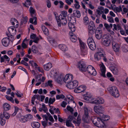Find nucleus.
<instances>
[{
	"label": "nucleus",
	"mask_w": 128,
	"mask_h": 128,
	"mask_svg": "<svg viewBox=\"0 0 128 128\" xmlns=\"http://www.w3.org/2000/svg\"><path fill=\"white\" fill-rule=\"evenodd\" d=\"M104 117V119H103L101 118L94 116L92 118V120L94 125L98 127L99 128H104L105 126V124L104 121H106L108 120L109 118L108 116Z\"/></svg>",
	"instance_id": "1"
},
{
	"label": "nucleus",
	"mask_w": 128,
	"mask_h": 128,
	"mask_svg": "<svg viewBox=\"0 0 128 128\" xmlns=\"http://www.w3.org/2000/svg\"><path fill=\"white\" fill-rule=\"evenodd\" d=\"M110 69L112 73L115 75H118V71L117 68L113 66H111Z\"/></svg>",
	"instance_id": "22"
},
{
	"label": "nucleus",
	"mask_w": 128,
	"mask_h": 128,
	"mask_svg": "<svg viewBox=\"0 0 128 128\" xmlns=\"http://www.w3.org/2000/svg\"><path fill=\"white\" fill-rule=\"evenodd\" d=\"M79 42L80 49L87 48L86 44L82 42L81 40H79Z\"/></svg>",
	"instance_id": "37"
},
{
	"label": "nucleus",
	"mask_w": 128,
	"mask_h": 128,
	"mask_svg": "<svg viewBox=\"0 0 128 128\" xmlns=\"http://www.w3.org/2000/svg\"><path fill=\"white\" fill-rule=\"evenodd\" d=\"M32 50L34 53H37L38 52V48L35 46L33 45L32 46Z\"/></svg>",
	"instance_id": "42"
},
{
	"label": "nucleus",
	"mask_w": 128,
	"mask_h": 128,
	"mask_svg": "<svg viewBox=\"0 0 128 128\" xmlns=\"http://www.w3.org/2000/svg\"><path fill=\"white\" fill-rule=\"evenodd\" d=\"M42 29L44 34L47 35H48V30L45 26H42Z\"/></svg>",
	"instance_id": "40"
},
{
	"label": "nucleus",
	"mask_w": 128,
	"mask_h": 128,
	"mask_svg": "<svg viewBox=\"0 0 128 128\" xmlns=\"http://www.w3.org/2000/svg\"><path fill=\"white\" fill-rule=\"evenodd\" d=\"M46 2L47 7L48 8H50L51 6V4L50 1V0H47Z\"/></svg>",
	"instance_id": "57"
},
{
	"label": "nucleus",
	"mask_w": 128,
	"mask_h": 128,
	"mask_svg": "<svg viewBox=\"0 0 128 128\" xmlns=\"http://www.w3.org/2000/svg\"><path fill=\"white\" fill-rule=\"evenodd\" d=\"M108 21L110 23H114V18L111 16H108Z\"/></svg>",
	"instance_id": "52"
},
{
	"label": "nucleus",
	"mask_w": 128,
	"mask_h": 128,
	"mask_svg": "<svg viewBox=\"0 0 128 128\" xmlns=\"http://www.w3.org/2000/svg\"><path fill=\"white\" fill-rule=\"evenodd\" d=\"M2 42L3 45L5 46H7L10 44L9 39L8 38H3L2 40Z\"/></svg>",
	"instance_id": "13"
},
{
	"label": "nucleus",
	"mask_w": 128,
	"mask_h": 128,
	"mask_svg": "<svg viewBox=\"0 0 128 128\" xmlns=\"http://www.w3.org/2000/svg\"><path fill=\"white\" fill-rule=\"evenodd\" d=\"M70 38L71 40L73 42H76L77 40V38L75 35L70 36Z\"/></svg>",
	"instance_id": "46"
},
{
	"label": "nucleus",
	"mask_w": 128,
	"mask_h": 128,
	"mask_svg": "<svg viewBox=\"0 0 128 128\" xmlns=\"http://www.w3.org/2000/svg\"><path fill=\"white\" fill-rule=\"evenodd\" d=\"M2 116H0V118H1V120L0 121V124L1 125H4L6 123V120L3 119V118L2 117Z\"/></svg>",
	"instance_id": "53"
},
{
	"label": "nucleus",
	"mask_w": 128,
	"mask_h": 128,
	"mask_svg": "<svg viewBox=\"0 0 128 128\" xmlns=\"http://www.w3.org/2000/svg\"><path fill=\"white\" fill-rule=\"evenodd\" d=\"M95 36L98 39L100 40L102 36V31L100 30H96V33Z\"/></svg>",
	"instance_id": "18"
},
{
	"label": "nucleus",
	"mask_w": 128,
	"mask_h": 128,
	"mask_svg": "<svg viewBox=\"0 0 128 128\" xmlns=\"http://www.w3.org/2000/svg\"><path fill=\"white\" fill-rule=\"evenodd\" d=\"M84 115L89 114L88 112L89 111L88 109L86 107H85L84 108Z\"/></svg>",
	"instance_id": "55"
},
{
	"label": "nucleus",
	"mask_w": 128,
	"mask_h": 128,
	"mask_svg": "<svg viewBox=\"0 0 128 128\" xmlns=\"http://www.w3.org/2000/svg\"><path fill=\"white\" fill-rule=\"evenodd\" d=\"M52 66V64L50 62H49L46 64L44 65V69L47 70H49Z\"/></svg>",
	"instance_id": "27"
},
{
	"label": "nucleus",
	"mask_w": 128,
	"mask_h": 128,
	"mask_svg": "<svg viewBox=\"0 0 128 128\" xmlns=\"http://www.w3.org/2000/svg\"><path fill=\"white\" fill-rule=\"evenodd\" d=\"M98 51L94 55V58L95 60H99L101 58L102 56H103V54L102 52H103V49L102 48H100L98 49Z\"/></svg>",
	"instance_id": "7"
},
{
	"label": "nucleus",
	"mask_w": 128,
	"mask_h": 128,
	"mask_svg": "<svg viewBox=\"0 0 128 128\" xmlns=\"http://www.w3.org/2000/svg\"><path fill=\"white\" fill-rule=\"evenodd\" d=\"M69 28L72 32H74L75 30V28L74 25L71 22L68 24Z\"/></svg>",
	"instance_id": "33"
},
{
	"label": "nucleus",
	"mask_w": 128,
	"mask_h": 128,
	"mask_svg": "<svg viewBox=\"0 0 128 128\" xmlns=\"http://www.w3.org/2000/svg\"><path fill=\"white\" fill-rule=\"evenodd\" d=\"M66 125L67 127H74V126L73 124L71 123V121L68 120H67L66 121Z\"/></svg>",
	"instance_id": "43"
},
{
	"label": "nucleus",
	"mask_w": 128,
	"mask_h": 128,
	"mask_svg": "<svg viewBox=\"0 0 128 128\" xmlns=\"http://www.w3.org/2000/svg\"><path fill=\"white\" fill-rule=\"evenodd\" d=\"M6 90V88L5 87H2L0 85V91L4 92H5Z\"/></svg>",
	"instance_id": "61"
},
{
	"label": "nucleus",
	"mask_w": 128,
	"mask_h": 128,
	"mask_svg": "<svg viewBox=\"0 0 128 128\" xmlns=\"http://www.w3.org/2000/svg\"><path fill=\"white\" fill-rule=\"evenodd\" d=\"M56 20L58 25L59 26H61L62 24V25H65L67 23V20L66 18L56 19Z\"/></svg>",
	"instance_id": "8"
},
{
	"label": "nucleus",
	"mask_w": 128,
	"mask_h": 128,
	"mask_svg": "<svg viewBox=\"0 0 128 128\" xmlns=\"http://www.w3.org/2000/svg\"><path fill=\"white\" fill-rule=\"evenodd\" d=\"M8 30L10 34H12L13 35L15 34L16 33V29L13 26L9 28H8Z\"/></svg>",
	"instance_id": "25"
},
{
	"label": "nucleus",
	"mask_w": 128,
	"mask_h": 128,
	"mask_svg": "<svg viewBox=\"0 0 128 128\" xmlns=\"http://www.w3.org/2000/svg\"><path fill=\"white\" fill-rule=\"evenodd\" d=\"M59 47L60 49L63 51H66L68 50L66 46L64 44H60L59 46Z\"/></svg>",
	"instance_id": "35"
},
{
	"label": "nucleus",
	"mask_w": 128,
	"mask_h": 128,
	"mask_svg": "<svg viewBox=\"0 0 128 128\" xmlns=\"http://www.w3.org/2000/svg\"><path fill=\"white\" fill-rule=\"evenodd\" d=\"M40 124L38 122H32L31 123V126L34 128H39Z\"/></svg>",
	"instance_id": "32"
},
{
	"label": "nucleus",
	"mask_w": 128,
	"mask_h": 128,
	"mask_svg": "<svg viewBox=\"0 0 128 128\" xmlns=\"http://www.w3.org/2000/svg\"><path fill=\"white\" fill-rule=\"evenodd\" d=\"M73 15L74 17L79 18L81 16L80 13L78 10H74L73 11Z\"/></svg>",
	"instance_id": "24"
},
{
	"label": "nucleus",
	"mask_w": 128,
	"mask_h": 128,
	"mask_svg": "<svg viewBox=\"0 0 128 128\" xmlns=\"http://www.w3.org/2000/svg\"><path fill=\"white\" fill-rule=\"evenodd\" d=\"M96 11L97 14L99 16H100L101 14L104 13V8L102 6L99 7L98 8Z\"/></svg>",
	"instance_id": "21"
},
{
	"label": "nucleus",
	"mask_w": 128,
	"mask_h": 128,
	"mask_svg": "<svg viewBox=\"0 0 128 128\" xmlns=\"http://www.w3.org/2000/svg\"><path fill=\"white\" fill-rule=\"evenodd\" d=\"M7 36L8 37V38L9 39V40L11 41H13L14 40V36L12 34H9L8 33L6 34Z\"/></svg>",
	"instance_id": "44"
},
{
	"label": "nucleus",
	"mask_w": 128,
	"mask_h": 128,
	"mask_svg": "<svg viewBox=\"0 0 128 128\" xmlns=\"http://www.w3.org/2000/svg\"><path fill=\"white\" fill-rule=\"evenodd\" d=\"M10 22L14 26V28H17L18 26V22L17 20L14 18L11 19Z\"/></svg>",
	"instance_id": "16"
},
{
	"label": "nucleus",
	"mask_w": 128,
	"mask_h": 128,
	"mask_svg": "<svg viewBox=\"0 0 128 128\" xmlns=\"http://www.w3.org/2000/svg\"><path fill=\"white\" fill-rule=\"evenodd\" d=\"M74 1L76 3L74 4L75 8L76 9H78L80 7L78 2L76 0H75Z\"/></svg>",
	"instance_id": "48"
},
{
	"label": "nucleus",
	"mask_w": 128,
	"mask_h": 128,
	"mask_svg": "<svg viewBox=\"0 0 128 128\" xmlns=\"http://www.w3.org/2000/svg\"><path fill=\"white\" fill-rule=\"evenodd\" d=\"M4 117L6 119H8L10 117V115L6 111H4Z\"/></svg>",
	"instance_id": "47"
},
{
	"label": "nucleus",
	"mask_w": 128,
	"mask_h": 128,
	"mask_svg": "<svg viewBox=\"0 0 128 128\" xmlns=\"http://www.w3.org/2000/svg\"><path fill=\"white\" fill-rule=\"evenodd\" d=\"M88 74L93 76H96L97 73L95 69L92 66H89L87 67L86 72Z\"/></svg>",
	"instance_id": "6"
},
{
	"label": "nucleus",
	"mask_w": 128,
	"mask_h": 128,
	"mask_svg": "<svg viewBox=\"0 0 128 128\" xmlns=\"http://www.w3.org/2000/svg\"><path fill=\"white\" fill-rule=\"evenodd\" d=\"M74 88H76L78 85V82L76 80H74L72 82Z\"/></svg>",
	"instance_id": "54"
},
{
	"label": "nucleus",
	"mask_w": 128,
	"mask_h": 128,
	"mask_svg": "<svg viewBox=\"0 0 128 128\" xmlns=\"http://www.w3.org/2000/svg\"><path fill=\"white\" fill-rule=\"evenodd\" d=\"M88 30H96V28L94 24L92 21H90L88 23Z\"/></svg>",
	"instance_id": "19"
},
{
	"label": "nucleus",
	"mask_w": 128,
	"mask_h": 128,
	"mask_svg": "<svg viewBox=\"0 0 128 128\" xmlns=\"http://www.w3.org/2000/svg\"><path fill=\"white\" fill-rule=\"evenodd\" d=\"M77 67L80 71L82 72H86V65L85 62L83 61L80 60L78 62Z\"/></svg>",
	"instance_id": "3"
},
{
	"label": "nucleus",
	"mask_w": 128,
	"mask_h": 128,
	"mask_svg": "<svg viewBox=\"0 0 128 128\" xmlns=\"http://www.w3.org/2000/svg\"><path fill=\"white\" fill-rule=\"evenodd\" d=\"M82 120L84 122L89 123L91 121L90 118L88 115H84Z\"/></svg>",
	"instance_id": "14"
},
{
	"label": "nucleus",
	"mask_w": 128,
	"mask_h": 128,
	"mask_svg": "<svg viewBox=\"0 0 128 128\" xmlns=\"http://www.w3.org/2000/svg\"><path fill=\"white\" fill-rule=\"evenodd\" d=\"M88 35L89 38H92L93 35L94 34V32L96 30H88Z\"/></svg>",
	"instance_id": "34"
},
{
	"label": "nucleus",
	"mask_w": 128,
	"mask_h": 128,
	"mask_svg": "<svg viewBox=\"0 0 128 128\" xmlns=\"http://www.w3.org/2000/svg\"><path fill=\"white\" fill-rule=\"evenodd\" d=\"M66 86L68 88L72 89L74 88L72 82L68 83L66 85Z\"/></svg>",
	"instance_id": "39"
},
{
	"label": "nucleus",
	"mask_w": 128,
	"mask_h": 128,
	"mask_svg": "<svg viewBox=\"0 0 128 128\" xmlns=\"http://www.w3.org/2000/svg\"><path fill=\"white\" fill-rule=\"evenodd\" d=\"M32 18L30 19V23L34 24V25H36L37 24V18L36 16H33L32 17Z\"/></svg>",
	"instance_id": "29"
},
{
	"label": "nucleus",
	"mask_w": 128,
	"mask_h": 128,
	"mask_svg": "<svg viewBox=\"0 0 128 128\" xmlns=\"http://www.w3.org/2000/svg\"><path fill=\"white\" fill-rule=\"evenodd\" d=\"M37 79H38V77H37L36 78V82H44V81L45 80V78L44 77V76H42V78L41 79H40V78L38 80V81H37Z\"/></svg>",
	"instance_id": "58"
},
{
	"label": "nucleus",
	"mask_w": 128,
	"mask_h": 128,
	"mask_svg": "<svg viewBox=\"0 0 128 128\" xmlns=\"http://www.w3.org/2000/svg\"><path fill=\"white\" fill-rule=\"evenodd\" d=\"M114 44H112L113 49L114 51L116 52H118L119 51L120 46L117 43H115Z\"/></svg>",
	"instance_id": "23"
},
{
	"label": "nucleus",
	"mask_w": 128,
	"mask_h": 128,
	"mask_svg": "<svg viewBox=\"0 0 128 128\" xmlns=\"http://www.w3.org/2000/svg\"><path fill=\"white\" fill-rule=\"evenodd\" d=\"M102 41V44L106 46H109L111 42V40L109 36L106 35L103 36Z\"/></svg>",
	"instance_id": "4"
},
{
	"label": "nucleus",
	"mask_w": 128,
	"mask_h": 128,
	"mask_svg": "<svg viewBox=\"0 0 128 128\" xmlns=\"http://www.w3.org/2000/svg\"><path fill=\"white\" fill-rule=\"evenodd\" d=\"M86 87L84 86H80L76 88L74 90V92L76 93H80L85 90H86Z\"/></svg>",
	"instance_id": "10"
},
{
	"label": "nucleus",
	"mask_w": 128,
	"mask_h": 128,
	"mask_svg": "<svg viewBox=\"0 0 128 128\" xmlns=\"http://www.w3.org/2000/svg\"><path fill=\"white\" fill-rule=\"evenodd\" d=\"M50 74L51 76H53L55 78L57 75V72H55L53 71L50 72Z\"/></svg>",
	"instance_id": "56"
},
{
	"label": "nucleus",
	"mask_w": 128,
	"mask_h": 128,
	"mask_svg": "<svg viewBox=\"0 0 128 128\" xmlns=\"http://www.w3.org/2000/svg\"><path fill=\"white\" fill-rule=\"evenodd\" d=\"M66 109L70 111L71 113H72L74 110L73 109L69 106H67Z\"/></svg>",
	"instance_id": "60"
},
{
	"label": "nucleus",
	"mask_w": 128,
	"mask_h": 128,
	"mask_svg": "<svg viewBox=\"0 0 128 128\" xmlns=\"http://www.w3.org/2000/svg\"><path fill=\"white\" fill-rule=\"evenodd\" d=\"M100 70L101 72V76L104 77H106L105 72L106 69L105 67L104 64H102L101 65L100 67Z\"/></svg>",
	"instance_id": "20"
},
{
	"label": "nucleus",
	"mask_w": 128,
	"mask_h": 128,
	"mask_svg": "<svg viewBox=\"0 0 128 128\" xmlns=\"http://www.w3.org/2000/svg\"><path fill=\"white\" fill-rule=\"evenodd\" d=\"M28 40H27L26 38H25L23 41L22 44L23 49L26 48H27V46L26 44L28 42Z\"/></svg>",
	"instance_id": "36"
},
{
	"label": "nucleus",
	"mask_w": 128,
	"mask_h": 128,
	"mask_svg": "<svg viewBox=\"0 0 128 128\" xmlns=\"http://www.w3.org/2000/svg\"><path fill=\"white\" fill-rule=\"evenodd\" d=\"M64 76L60 75L57 78L56 81L58 83L60 84L62 81H64Z\"/></svg>",
	"instance_id": "28"
},
{
	"label": "nucleus",
	"mask_w": 128,
	"mask_h": 128,
	"mask_svg": "<svg viewBox=\"0 0 128 128\" xmlns=\"http://www.w3.org/2000/svg\"><path fill=\"white\" fill-rule=\"evenodd\" d=\"M92 102V103L95 104H103L104 102V100L102 98H97L95 100Z\"/></svg>",
	"instance_id": "17"
},
{
	"label": "nucleus",
	"mask_w": 128,
	"mask_h": 128,
	"mask_svg": "<svg viewBox=\"0 0 128 128\" xmlns=\"http://www.w3.org/2000/svg\"><path fill=\"white\" fill-rule=\"evenodd\" d=\"M15 111L14 112L12 115V116H15L16 114V113L17 112H18V108L16 106H15Z\"/></svg>",
	"instance_id": "49"
},
{
	"label": "nucleus",
	"mask_w": 128,
	"mask_h": 128,
	"mask_svg": "<svg viewBox=\"0 0 128 128\" xmlns=\"http://www.w3.org/2000/svg\"><path fill=\"white\" fill-rule=\"evenodd\" d=\"M42 108L43 109V110L45 112H46L47 110V108L46 107L45 105L44 104L42 105Z\"/></svg>",
	"instance_id": "62"
},
{
	"label": "nucleus",
	"mask_w": 128,
	"mask_h": 128,
	"mask_svg": "<svg viewBox=\"0 0 128 128\" xmlns=\"http://www.w3.org/2000/svg\"><path fill=\"white\" fill-rule=\"evenodd\" d=\"M32 116L30 114H28L24 116H22L20 120V122H24L28 121L32 117Z\"/></svg>",
	"instance_id": "11"
},
{
	"label": "nucleus",
	"mask_w": 128,
	"mask_h": 128,
	"mask_svg": "<svg viewBox=\"0 0 128 128\" xmlns=\"http://www.w3.org/2000/svg\"><path fill=\"white\" fill-rule=\"evenodd\" d=\"M83 21L84 24L86 26L87 25L89 22L88 18L87 16L83 18Z\"/></svg>",
	"instance_id": "41"
},
{
	"label": "nucleus",
	"mask_w": 128,
	"mask_h": 128,
	"mask_svg": "<svg viewBox=\"0 0 128 128\" xmlns=\"http://www.w3.org/2000/svg\"><path fill=\"white\" fill-rule=\"evenodd\" d=\"M48 121L46 120L42 121V125L44 127H45L46 126L48 123Z\"/></svg>",
	"instance_id": "64"
},
{
	"label": "nucleus",
	"mask_w": 128,
	"mask_h": 128,
	"mask_svg": "<svg viewBox=\"0 0 128 128\" xmlns=\"http://www.w3.org/2000/svg\"><path fill=\"white\" fill-rule=\"evenodd\" d=\"M3 107L4 109V111H6L10 109L11 107L10 105L6 103H5L3 105Z\"/></svg>",
	"instance_id": "26"
},
{
	"label": "nucleus",
	"mask_w": 128,
	"mask_h": 128,
	"mask_svg": "<svg viewBox=\"0 0 128 128\" xmlns=\"http://www.w3.org/2000/svg\"><path fill=\"white\" fill-rule=\"evenodd\" d=\"M67 15V12H66L64 11L62 12L61 13L59 17V18H66Z\"/></svg>",
	"instance_id": "30"
},
{
	"label": "nucleus",
	"mask_w": 128,
	"mask_h": 128,
	"mask_svg": "<svg viewBox=\"0 0 128 128\" xmlns=\"http://www.w3.org/2000/svg\"><path fill=\"white\" fill-rule=\"evenodd\" d=\"M94 112L98 114L101 113L102 112V107L99 106H96L94 108Z\"/></svg>",
	"instance_id": "12"
},
{
	"label": "nucleus",
	"mask_w": 128,
	"mask_h": 128,
	"mask_svg": "<svg viewBox=\"0 0 128 128\" xmlns=\"http://www.w3.org/2000/svg\"><path fill=\"white\" fill-rule=\"evenodd\" d=\"M10 60V58L6 55H4L3 57H1L0 58V62L1 63L3 62H5V63L6 62L8 63Z\"/></svg>",
	"instance_id": "15"
},
{
	"label": "nucleus",
	"mask_w": 128,
	"mask_h": 128,
	"mask_svg": "<svg viewBox=\"0 0 128 128\" xmlns=\"http://www.w3.org/2000/svg\"><path fill=\"white\" fill-rule=\"evenodd\" d=\"M108 90L110 94L114 97L116 98L119 96V94L116 87L115 86L110 87L108 88Z\"/></svg>",
	"instance_id": "2"
},
{
	"label": "nucleus",
	"mask_w": 128,
	"mask_h": 128,
	"mask_svg": "<svg viewBox=\"0 0 128 128\" xmlns=\"http://www.w3.org/2000/svg\"><path fill=\"white\" fill-rule=\"evenodd\" d=\"M8 0L12 4H16L18 2L19 0Z\"/></svg>",
	"instance_id": "59"
},
{
	"label": "nucleus",
	"mask_w": 128,
	"mask_h": 128,
	"mask_svg": "<svg viewBox=\"0 0 128 128\" xmlns=\"http://www.w3.org/2000/svg\"><path fill=\"white\" fill-rule=\"evenodd\" d=\"M87 42L89 47L92 50H94L96 48V45L93 38H88Z\"/></svg>",
	"instance_id": "5"
},
{
	"label": "nucleus",
	"mask_w": 128,
	"mask_h": 128,
	"mask_svg": "<svg viewBox=\"0 0 128 128\" xmlns=\"http://www.w3.org/2000/svg\"><path fill=\"white\" fill-rule=\"evenodd\" d=\"M65 96L63 94L56 95V100L62 99L64 98Z\"/></svg>",
	"instance_id": "45"
},
{
	"label": "nucleus",
	"mask_w": 128,
	"mask_h": 128,
	"mask_svg": "<svg viewBox=\"0 0 128 128\" xmlns=\"http://www.w3.org/2000/svg\"><path fill=\"white\" fill-rule=\"evenodd\" d=\"M56 99L55 98H50L49 99L48 103L50 104H52L55 101Z\"/></svg>",
	"instance_id": "51"
},
{
	"label": "nucleus",
	"mask_w": 128,
	"mask_h": 128,
	"mask_svg": "<svg viewBox=\"0 0 128 128\" xmlns=\"http://www.w3.org/2000/svg\"><path fill=\"white\" fill-rule=\"evenodd\" d=\"M88 49V48L80 49L81 50V54L82 56L86 55L87 54Z\"/></svg>",
	"instance_id": "38"
},
{
	"label": "nucleus",
	"mask_w": 128,
	"mask_h": 128,
	"mask_svg": "<svg viewBox=\"0 0 128 128\" xmlns=\"http://www.w3.org/2000/svg\"><path fill=\"white\" fill-rule=\"evenodd\" d=\"M6 97L8 100L12 102H14L13 99L12 97L8 95H6Z\"/></svg>",
	"instance_id": "50"
},
{
	"label": "nucleus",
	"mask_w": 128,
	"mask_h": 128,
	"mask_svg": "<svg viewBox=\"0 0 128 128\" xmlns=\"http://www.w3.org/2000/svg\"><path fill=\"white\" fill-rule=\"evenodd\" d=\"M30 15L32 17L33 16H36V12L34 9L32 7H30Z\"/></svg>",
	"instance_id": "31"
},
{
	"label": "nucleus",
	"mask_w": 128,
	"mask_h": 128,
	"mask_svg": "<svg viewBox=\"0 0 128 128\" xmlns=\"http://www.w3.org/2000/svg\"><path fill=\"white\" fill-rule=\"evenodd\" d=\"M72 75L69 74H66L64 78V81L65 83H68L71 81L73 78Z\"/></svg>",
	"instance_id": "9"
},
{
	"label": "nucleus",
	"mask_w": 128,
	"mask_h": 128,
	"mask_svg": "<svg viewBox=\"0 0 128 128\" xmlns=\"http://www.w3.org/2000/svg\"><path fill=\"white\" fill-rule=\"evenodd\" d=\"M36 98L35 96L34 95L32 97V99H31V103L33 104H34V102L35 99Z\"/></svg>",
	"instance_id": "63"
}]
</instances>
